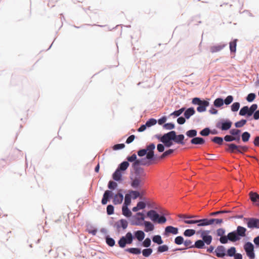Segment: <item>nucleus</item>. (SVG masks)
Instances as JSON below:
<instances>
[{
	"label": "nucleus",
	"mask_w": 259,
	"mask_h": 259,
	"mask_svg": "<svg viewBox=\"0 0 259 259\" xmlns=\"http://www.w3.org/2000/svg\"><path fill=\"white\" fill-rule=\"evenodd\" d=\"M246 232L247 229L245 227L238 226L237 227L236 230L229 233L227 236L220 238L219 240L222 244H226L228 243V241L235 242L245 237Z\"/></svg>",
	"instance_id": "nucleus-1"
},
{
	"label": "nucleus",
	"mask_w": 259,
	"mask_h": 259,
	"mask_svg": "<svg viewBox=\"0 0 259 259\" xmlns=\"http://www.w3.org/2000/svg\"><path fill=\"white\" fill-rule=\"evenodd\" d=\"M147 216L154 223L162 224L165 223L166 221V219L164 216H160L154 210L148 211L147 213Z\"/></svg>",
	"instance_id": "nucleus-2"
},
{
	"label": "nucleus",
	"mask_w": 259,
	"mask_h": 259,
	"mask_svg": "<svg viewBox=\"0 0 259 259\" xmlns=\"http://www.w3.org/2000/svg\"><path fill=\"white\" fill-rule=\"evenodd\" d=\"M192 103L197 105V111L198 112H203L206 111L207 107L209 105V102L207 100H202L199 98H194L192 99Z\"/></svg>",
	"instance_id": "nucleus-3"
},
{
	"label": "nucleus",
	"mask_w": 259,
	"mask_h": 259,
	"mask_svg": "<svg viewBox=\"0 0 259 259\" xmlns=\"http://www.w3.org/2000/svg\"><path fill=\"white\" fill-rule=\"evenodd\" d=\"M215 219H203L196 220L185 221L187 224H197L198 227L206 226L214 223Z\"/></svg>",
	"instance_id": "nucleus-4"
},
{
	"label": "nucleus",
	"mask_w": 259,
	"mask_h": 259,
	"mask_svg": "<svg viewBox=\"0 0 259 259\" xmlns=\"http://www.w3.org/2000/svg\"><path fill=\"white\" fill-rule=\"evenodd\" d=\"M134 237L131 232H128L125 236L120 238L118 242L119 246L121 248H124L126 244H130L132 243Z\"/></svg>",
	"instance_id": "nucleus-5"
},
{
	"label": "nucleus",
	"mask_w": 259,
	"mask_h": 259,
	"mask_svg": "<svg viewBox=\"0 0 259 259\" xmlns=\"http://www.w3.org/2000/svg\"><path fill=\"white\" fill-rule=\"evenodd\" d=\"M243 221L247 222V226L249 229H259V219L254 218H244Z\"/></svg>",
	"instance_id": "nucleus-6"
},
{
	"label": "nucleus",
	"mask_w": 259,
	"mask_h": 259,
	"mask_svg": "<svg viewBox=\"0 0 259 259\" xmlns=\"http://www.w3.org/2000/svg\"><path fill=\"white\" fill-rule=\"evenodd\" d=\"M244 249L249 259H254L255 256L254 251V246L251 242H247L245 243Z\"/></svg>",
	"instance_id": "nucleus-7"
},
{
	"label": "nucleus",
	"mask_w": 259,
	"mask_h": 259,
	"mask_svg": "<svg viewBox=\"0 0 259 259\" xmlns=\"http://www.w3.org/2000/svg\"><path fill=\"white\" fill-rule=\"evenodd\" d=\"M132 167L134 170L135 177H139L143 179L146 177V174L143 168L135 163L132 164Z\"/></svg>",
	"instance_id": "nucleus-8"
},
{
	"label": "nucleus",
	"mask_w": 259,
	"mask_h": 259,
	"mask_svg": "<svg viewBox=\"0 0 259 259\" xmlns=\"http://www.w3.org/2000/svg\"><path fill=\"white\" fill-rule=\"evenodd\" d=\"M145 220V217H139L135 214L130 217L129 221L132 225L133 226H142L143 221Z\"/></svg>",
	"instance_id": "nucleus-9"
},
{
	"label": "nucleus",
	"mask_w": 259,
	"mask_h": 259,
	"mask_svg": "<svg viewBox=\"0 0 259 259\" xmlns=\"http://www.w3.org/2000/svg\"><path fill=\"white\" fill-rule=\"evenodd\" d=\"M232 122L229 120H222L217 123L216 126L222 131H227L230 128Z\"/></svg>",
	"instance_id": "nucleus-10"
},
{
	"label": "nucleus",
	"mask_w": 259,
	"mask_h": 259,
	"mask_svg": "<svg viewBox=\"0 0 259 259\" xmlns=\"http://www.w3.org/2000/svg\"><path fill=\"white\" fill-rule=\"evenodd\" d=\"M155 145L154 143H151L147 145L146 148L147 150L146 158L148 160H153L154 159V149Z\"/></svg>",
	"instance_id": "nucleus-11"
},
{
	"label": "nucleus",
	"mask_w": 259,
	"mask_h": 259,
	"mask_svg": "<svg viewBox=\"0 0 259 259\" xmlns=\"http://www.w3.org/2000/svg\"><path fill=\"white\" fill-rule=\"evenodd\" d=\"M209 233V231L205 230L201 231L200 233V236L202 239V241H204V244L206 243L207 245H209L211 243L212 239L211 236L207 235Z\"/></svg>",
	"instance_id": "nucleus-12"
},
{
	"label": "nucleus",
	"mask_w": 259,
	"mask_h": 259,
	"mask_svg": "<svg viewBox=\"0 0 259 259\" xmlns=\"http://www.w3.org/2000/svg\"><path fill=\"white\" fill-rule=\"evenodd\" d=\"M179 233V230L177 228L171 226H168L165 227L163 235L165 236H168L170 234L173 235H177Z\"/></svg>",
	"instance_id": "nucleus-13"
},
{
	"label": "nucleus",
	"mask_w": 259,
	"mask_h": 259,
	"mask_svg": "<svg viewBox=\"0 0 259 259\" xmlns=\"http://www.w3.org/2000/svg\"><path fill=\"white\" fill-rule=\"evenodd\" d=\"M225 144L227 146L226 150L228 152L231 153L241 152L240 150H239V145H237L234 143H226Z\"/></svg>",
	"instance_id": "nucleus-14"
},
{
	"label": "nucleus",
	"mask_w": 259,
	"mask_h": 259,
	"mask_svg": "<svg viewBox=\"0 0 259 259\" xmlns=\"http://www.w3.org/2000/svg\"><path fill=\"white\" fill-rule=\"evenodd\" d=\"M131 186L135 189H137L140 187L141 184L142 183L143 179L134 176V177H131Z\"/></svg>",
	"instance_id": "nucleus-15"
},
{
	"label": "nucleus",
	"mask_w": 259,
	"mask_h": 259,
	"mask_svg": "<svg viewBox=\"0 0 259 259\" xmlns=\"http://www.w3.org/2000/svg\"><path fill=\"white\" fill-rule=\"evenodd\" d=\"M122 190L119 189L118 190L117 193L113 197V202L114 204H119L122 203L123 199V195L122 194Z\"/></svg>",
	"instance_id": "nucleus-16"
},
{
	"label": "nucleus",
	"mask_w": 259,
	"mask_h": 259,
	"mask_svg": "<svg viewBox=\"0 0 259 259\" xmlns=\"http://www.w3.org/2000/svg\"><path fill=\"white\" fill-rule=\"evenodd\" d=\"M173 141L177 144L184 145V136L182 134L177 135L176 132L174 131H173Z\"/></svg>",
	"instance_id": "nucleus-17"
},
{
	"label": "nucleus",
	"mask_w": 259,
	"mask_h": 259,
	"mask_svg": "<svg viewBox=\"0 0 259 259\" xmlns=\"http://www.w3.org/2000/svg\"><path fill=\"white\" fill-rule=\"evenodd\" d=\"M214 252L218 257H223L226 255V248L222 245L218 246Z\"/></svg>",
	"instance_id": "nucleus-18"
},
{
	"label": "nucleus",
	"mask_w": 259,
	"mask_h": 259,
	"mask_svg": "<svg viewBox=\"0 0 259 259\" xmlns=\"http://www.w3.org/2000/svg\"><path fill=\"white\" fill-rule=\"evenodd\" d=\"M113 197V193L110 190L105 191L102 199V204L105 205L107 204L108 200Z\"/></svg>",
	"instance_id": "nucleus-19"
},
{
	"label": "nucleus",
	"mask_w": 259,
	"mask_h": 259,
	"mask_svg": "<svg viewBox=\"0 0 259 259\" xmlns=\"http://www.w3.org/2000/svg\"><path fill=\"white\" fill-rule=\"evenodd\" d=\"M173 131H170L166 134H164L161 139V142L164 143L169 141H173Z\"/></svg>",
	"instance_id": "nucleus-20"
},
{
	"label": "nucleus",
	"mask_w": 259,
	"mask_h": 259,
	"mask_svg": "<svg viewBox=\"0 0 259 259\" xmlns=\"http://www.w3.org/2000/svg\"><path fill=\"white\" fill-rule=\"evenodd\" d=\"M227 46L226 44L221 43L220 44L216 45L210 47V51L212 53L218 52L223 49Z\"/></svg>",
	"instance_id": "nucleus-21"
},
{
	"label": "nucleus",
	"mask_w": 259,
	"mask_h": 259,
	"mask_svg": "<svg viewBox=\"0 0 259 259\" xmlns=\"http://www.w3.org/2000/svg\"><path fill=\"white\" fill-rule=\"evenodd\" d=\"M151 160L147 159L146 157L145 158L138 159V160L136 161L134 163L139 166H140V165L148 166L152 164V162L150 161Z\"/></svg>",
	"instance_id": "nucleus-22"
},
{
	"label": "nucleus",
	"mask_w": 259,
	"mask_h": 259,
	"mask_svg": "<svg viewBox=\"0 0 259 259\" xmlns=\"http://www.w3.org/2000/svg\"><path fill=\"white\" fill-rule=\"evenodd\" d=\"M115 225L117 229L122 228L125 230L127 227L128 222L126 220L121 219L115 223Z\"/></svg>",
	"instance_id": "nucleus-23"
},
{
	"label": "nucleus",
	"mask_w": 259,
	"mask_h": 259,
	"mask_svg": "<svg viewBox=\"0 0 259 259\" xmlns=\"http://www.w3.org/2000/svg\"><path fill=\"white\" fill-rule=\"evenodd\" d=\"M143 225L145 226L144 231L146 232H149L152 231L154 229V225L149 221H144L143 223Z\"/></svg>",
	"instance_id": "nucleus-24"
},
{
	"label": "nucleus",
	"mask_w": 259,
	"mask_h": 259,
	"mask_svg": "<svg viewBox=\"0 0 259 259\" xmlns=\"http://www.w3.org/2000/svg\"><path fill=\"white\" fill-rule=\"evenodd\" d=\"M191 143L195 145H203L205 143V140L201 137H195L191 139Z\"/></svg>",
	"instance_id": "nucleus-25"
},
{
	"label": "nucleus",
	"mask_w": 259,
	"mask_h": 259,
	"mask_svg": "<svg viewBox=\"0 0 259 259\" xmlns=\"http://www.w3.org/2000/svg\"><path fill=\"white\" fill-rule=\"evenodd\" d=\"M230 134L234 136L236 139L238 138V143L240 141L241 131L238 129L233 128L230 130Z\"/></svg>",
	"instance_id": "nucleus-26"
},
{
	"label": "nucleus",
	"mask_w": 259,
	"mask_h": 259,
	"mask_svg": "<svg viewBox=\"0 0 259 259\" xmlns=\"http://www.w3.org/2000/svg\"><path fill=\"white\" fill-rule=\"evenodd\" d=\"M195 111L193 107L188 108L184 112V116L186 119H189L192 115H194Z\"/></svg>",
	"instance_id": "nucleus-27"
},
{
	"label": "nucleus",
	"mask_w": 259,
	"mask_h": 259,
	"mask_svg": "<svg viewBox=\"0 0 259 259\" xmlns=\"http://www.w3.org/2000/svg\"><path fill=\"white\" fill-rule=\"evenodd\" d=\"M135 236L139 241H142L145 238V234L143 231L139 230L135 232Z\"/></svg>",
	"instance_id": "nucleus-28"
},
{
	"label": "nucleus",
	"mask_w": 259,
	"mask_h": 259,
	"mask_svg": "<svg viewBox=\"0 0 259 259\" xmlns=\"http://www.w3.org/2000/svg\"><path fill=\"white\" fill-rule=\"evenodd\" d=\"M122 174L121 171L116 169L115 172L113 174L112 178L116 181H119L121 180Z\"/></svg>",
	"instance_id": "nucleus-29"
},
{
	"label": "nucleus",
	"mask_w": 259,
	"mask_h": 259,
	"mask_svg": "<svg viewBox=\"0 0 259 259\" xmlns=\"http://www.w3.org/2000/svg\"><path fill=\"white\" fill-rule=\"evenodd\" d=\"M122 214L123 215L126 217V218H130L132 213L131 211L128 209V206H122Z\"/></svg>",
	"instance_id": "nucleus-30"
},
{
	"label": "nucleus",
	"mask_w": 259,
	"mask_h": 259,
	"mask_svg": "<svg viewBox=\"0 0 259 259\" xmlns=\"http://www.w3.org/2000/svg\"><path fill=\"white\" fill-rule=\"evenodd\" d=\"M224 104V100L222 98H217L213 102V105L216 108H220Z\"/></svg>",
	"instance_id": "nucleus-31"
},
{
	"label": "nucleus",
	"mask_w": 259,
	"mask_h": 259,
	"mask_svg": "<svg viewBox=\"0 0 259 259\" xmlns=\"http://www.w3.org/2000/svg\"><path fill=\"white\" fill-rule=\"evenodd\" d=\"M125 251L133 254H139L141 253V250L139 248H128L125 249Z\"/></svg>",
	"instance_id": "nucleus-32"
},
{
	"label": "nucleus",
	"mask_w": 259,
	"mask_h": 259,
	"mask_svg": "<svg viewBox=\"0 0 259 259\" xmlns=\"http://www.w3.org/2000/svg\"><path fill=\"white\" fill-rule=\"evenodd\" d=\"M128 166L129 163L128 161H123L119 165L117 169L120 171H124L127 168Z\"/></svg>",
	"instance_id": "nucleus-33"
},
{
	"label": "nucleus",
	"mask_w": 259,
	"mask_h": 259,
	"mask_svg": "<svg viewBox=\"0 0 259 259\" xmlns=\"http://www.w3.org/2000/svg\"><path fill=\"white\" fill-rule=\"evenodd\" d=\"M194 247L199 249L205 248V246L204 241H203L202 240H197L194 244Z\"/></svg>",
	"instance_id": "nucleus-34"
},
{
	"label": "nucleus",
	"mask_w": 259,
	"mask_h": 259,
	"mask_svg": "<svg viewBox=\"0 0 259 259\" xmlns=\"http://www.w3.org/2000/svg\"><path fill=\"white\" fill-rule=\"evenodd\" d=\"M250 199L253 202H256L257 201V200L259 199V195L256 193L250 192L249 193Z\"/></svg>",
	"instance_id": "nucleus-35"
},
{
	"label": "nucleus",
	"mask_w": 259,
	"mask_h": 259,
	"mask_svg": "<svg viewBox=\"0 0 259 259\" xmlns=\"http://www.w3.org/2000/svg\"><path fill=\"white\" fill-rule=\"evenodd\" d=\"M250 137V134L247 132H245L241 135L242 140L244 143L248 142Z\"/></svg>",
	"instance_id": "nucleus-36"
},
{
	"label": "nucleus",
	"mask_w": 259,
	"mask_h": 259,
	"mask_svg": "<svg viewBox=\"0 0 259 259\" xmlns=\"http://www.w3.org/2000/svg\"><path fill=\"white\" fill-rule=\"evenodd\" d=\"M237 39H235L229 43L230 50L231 52H235L236 51V43Z\"/></svg>",
	"instance_id": "nucleus-37"
},
{
	"label": "nucleus",
	"mask_w": 259,
	"mask_h": 259,
	"mask_svg": "<svg viewBox=\"0 0 259 259\" xmlns=\"http://www.w3.org/2000/svg\"><path fill=\"white\" fill-rule=\"evenodd\" d=\"M197 132L196 130H190L188 131L186 135L189 138H195L197 135Z\"/></svg>",
	"instance_id": "nucleus-38"
},
{
	"label": "nucleus",
	"mask_w": 259,
	"mask_h": 259,
	"mask_svg": "<svg viewBox=\"0 0 259 259\" xmlns=\"http://www.w3.org/2000/svg\"><path fill=\"white\" fill-rule=\"evenodd\" d=\"M185 110V108L183 107L180 109L178 110H176L170 114V116H174V117H178L180 116L184 111Z\"/></svg>",
	"instance_id": "nucleus-39"
},
{
	"label": "nucleus",
	"mask_w": 259,
	"mask_h": 259,
	"mask_svg": "<svg viewBox=\"0 0 259 259\" xmlns=\"http://www.w3.org/2000/svg\"><path fill=\"white\" fill-rule=\"evenodd\" d=\"M224 139L226 142H232L233 141H237V142H238V138H237V139H236L234 136H233L231 135H226L224 137Z\"/></svg>",
	"instance_id": "nucleus-40"
},
{
	"label": "nucleus",
	"mask_w": 259,
	"mask_h": 259,
	"mask_svg": "<svg viewBox=\"0 0 259 259\" xmlns=\"http://www.w3.org/2000/svg\"><path fill=\"white\" fill-rule=\"evenodd\" d=\"M196 233L195 230L187 229L184 232V235L186 237H191L194 235Z\"/></svg>",
	"instance_id": "nucleus-41"
},
{
	"label": "nucleus",
	"mask_w": 259,
	"mask_h": 259,
	"mask_svg": "<svg viewBox=\"0 0 259 259\" xmlns=\"http://www.w3.org/2000/svg\"><path fill=\"white\" fill-rule=\"evenodd\" d=\"M223 140L224 139L222 137H214L211 139V141L213 142L221 145L223 144Z\"/></svg>",
	"instance_id": "nucleus-42"
},
{
	"label": "nucleus",
	"mask_w": 259,
	"mask_h": 259,
	"mask_svg": "<svg viewBox=\"0 0 259 259\" xmlns=\"http://www.w3.org/2000/svg\"><path fill=\"white\" fill-rule=\"evenodd\" d=\"M131 203V195L130 194H126L124 198V202L123 205L128 206Z\"/></svg>",
	"instance_id": "nucleus-43"
},
{
	"label": "nucleus",
	"mask_w": 259,
	"mask_h": 259,
	"mask_svg": "<svg viewBox=\"0 0 259 259\" xmlns=\"http://www.w3.org/2000/svg\"><path fill=\"white\" fill-rule=\"evenodd\" d=\"M152 240L154 243L158 244H161L163 243V241L160 235H155L152 238Z\"/></svg>",
	"instance_id": "nucleus-44"
},
{
	"label": "nucleus",
	"mask_w": 259,
	"mask_h": 259,
	"mask_svg": "<svg viewBox=\"0 0 259 259\" xmlns=\"http://www.w3.org/2000/svg\"><path fill=\"white\" fill-rule=\"evenodd\" d=\"M153 252V250L151 248L144 249L142 251L143 255L145 257L149 256Z\"/></svg>",
	"instance_id": "nucleus-45"
},
{
	"label": "nucleus",
	"mask_w": 259,
	"mask_h": 259,
	"mask_svg": "<svg viewBox=\"0 0 259 259\" xmlns=\"http://www.w3.org/2000/svg\"><path fill=\"white\" fill-rule=\"evenodd\" d=\"M236 254V248L235 247H231L227 250V255L229 256H234Z\"/></svg>",
	"instance_id": "nucleus-46"
},
{
	"label": "nucleus",
	"mask_w": 259,
	"mask_h": 259,
	"mask_svg": "<svg viewBox=\"0 0 259 259\" xmlns=\"http://www.w3.org/2000/svg\"><path fill=\"white\" fill-rule=\"evenodd\" d=\"M247 121L245 119H241V120L236 122L235 123V126L237 128H240L243 126L246 123Z\"/></svg>",
	"instance_id": "nucleus-47"
},
{
	"label": "nucleus",
	"mask_w": 259,
	"mask_h": 259,
	"mask_svg": "<svg viewBox=\"0 0 259 259\" xmlns=\"http://www.w3.org/2000/svg\"><path fill=\"white\" fill-rule=\"evenodd\" d=\"M248 111V107L247 106L243 107L239 111V115L241 116H245Z\"/></svg>",
	"instance_id": "nucleus-48"
},
{
	"label": "nucleus",
	"mask_w": 259,
	"mask_h": 259,
	"mask_svg": "<svg viewBox=\"0 0 259 259\" xmlns=\"http://www.w3.org/2000/svg\"><path fill=\"white\" fill-rule=\"evenodd\" d=\"M174 151V150L173 149H169L165 152H164L159 157V159H163L168 155H170V154L172 153Z\"/></svg>",
	"instance_id": "nucleus-49"
},
{
	"label": "nucleus",
	"mask_w": 259,
	"mask_h": 259,
	"mask_svg": "<svg viewBox=\"0 0 259 259\" xmlns=\"http://www.w3.org/2000/svg\"><path fill=\"white\" fill-rule=\"evenodd\" d=\"M117 183L112 181H110L108 184V188L111 190H114L117 188Z\"/></svg>",
	"instance_id": "nucleus-50"
},
{
	"label": "nucleus",
	"mask_w": 259,
	"mask_h": 259,
	"mask_svg": "<svg viewBox=\"0 0 259 259\" xmlns=\"http://www.w3.org/2000/svg\"><path fill=\"white\" fill-rule=\"evenodd\" d=\"M156 123L157 120L156 119L154 118H151L147 121L145 124L147 127H151V126L155 125Z\"/></svg>",
	"instance_id": "nucleus-51"
},
{
	"label": "nucleus",
	"mask_w": 259,
	"mask_h": 259,
	"mask_svg": "<svg viewBox=\"0 0 259 259\" xmlns=\"http://www.w3.org/2000/svg\"><path fill=\"white\" fill-rule=\"evenodd\" d=\"M106 242L107 244L110 246L112 247L115 245L114 240L113 238L109 237V236L106 237Z\"/></svg>",
	"instance_id": "nucleus-52"
},
{
	"label": "nucleus",
	"mask_w": 259,
	"mask_h": 259,
	"mask_svg": "<svg viewBox=\"0 0 259 259\" xmlns=\"http://www.w3.org/2000/svg\"><path fill=\"white\" fill-rule=\"evenodd\" d=\"M184 238L181 236H177L175 239V243L177 245H181L184 243Z\"/></svg>",
	"instance_id": "nucleus-53"
},
{
	"label": "nucleus",
	"mask_w": 259,
	"mask_h": 259,
	"mask_svg": "<svg viewBox=\"0 0 259 259\" xmlns=\"http://www.w3.org/2000/svg\"><path fill=\"white\" fill-rule=\"evenodd\" d=\"M175 127V124L172 123H167L163 125V127L166 130H172Z\"/></svg>",
	"instance_id": "nucleus-54"
},
{
	"label": "nucleus",
	"mask_w": 259,
	"mask_h": 259,
	"mask_svg": "<svg viewBox=\"0 0 259 259\" xmlns=\"http://www.w3.org/2000/svg\"><path fill=\"white\" fill-rule=\"evenodd\" d=\"M240 107V103L239 102H235L231 106V110L233 112L237 111Z\"/></svg>",
	"instance_id": "nucleus-55"
},
{
	"label": "nucleus",
	"mask_w": 259,
	"mask_h": 259,
	"mask_svg": "<svg viewBox=\"0 0 259 259\" xmlns=\"http://www.w3.org/2000/svg\"><path fill=\"white\" fill-rule=\"evenodd\" d=\"M184 244L186 247V248H193L194 244H192V241H191L189 239H187L185 241H184Z\"/></svg>",
	"instance_id": "nucleus-56"
},
{
	"label": "nucleus",
	"mask_w": 259,
	"mask_h": 259,
	"mask_svg": "<svg viewBox=\"0 0 259 259\" xmlns=\"http://www.w3.org/2000/svg\"><path fill=\"white\" fill-rule=\"evenodd\" d=\"M255 97H256V95L255 94L250 93L247 95L246 99L248 102H251L254 100Z\"/></svg>",
	"instance_id": "nucleus-57"
},
{
	"label": "nucleus",
	"mask_w": 259,
	"mask_h": 259,
	"mask_svg": "<svg viewBox=\"0 0 259 259\" xmlns=\"http://www.w3.org/2000/svg\"><path fill=\"white\" fill-rule=\"evenodd\" d=\"M233 100V97L232 96L229 95L224 100V104L228 105L231 104Z\"/></svg>",
	"instance_id": "nucleus-58"
},
{
	"label": "nucleus",
	"mask_w": 259,
	"mask_h": 259,
	"mask_svg": "<svg viewBox=\"0 0 259 259\" xmlns=\"http://www.w3.org/2000/svg\"><path fill=\"white\" fill-rule=\"evenodd\" d=\"M210 132V131L209 128L208 127H206L202 130V131H201V132H200V134L202 136H207L209 134Z\"/></svg>",
	"instance_id": "nucleus-59"
},
{
	"label": "nucleus",
	"mask_w": 259,
	"mask_h": 259,
	"mask_svg": "<svg viewBox=\"0 0 259 259\" xmlns=\"http://www.w3.org/2000/svg\"><path fill=\"white\" fill-rule=\"evenodd\" d=\"M225 232L226 231L224 229L220 228L217 230V234L218 236H220L221 237L220 238H222L225 236V235H224Z\"/></svg>",
	"instance_id": "nucleus-60"
},
{
	"label": "nucleus",
	"mask_w": 259,
	"mask_h": 259,
	"mask_svg": "<svg viewBox=\"0 0 259 259\" xmlns=\"http://www.w3.org/2000/svg\"><path fill=\"white\" fill-rule=\"evenodd\" d=\"M168 249V247L166 245H163L161 246H159L158 247V252H163L167 251Z\"/></svg>",
	"instance_id": "nucleus-61"
},
{
	"label": "nucleus",
	"mask_w": 259,
	"mask_h": 259,
	"mask_svg": "<svg viewBox=\"0 0 259 259\" xmlns=\"http://www.w3.org/2000/svg\"><path fill=\"white\" fill-rule=\"evenodd\" d=\"M151 239L149 238H146L144 241L143 242L142 244L145 247H148L151 245Z\"/></svg>",
	"instance_id": "nucleus-62"
},
{
	"label": "nucleus",
	"mask_w": 259,
	"mask_h": 259,
	"mask_svg": "<svg viewBox=\"0 0 259 259\" xmlns=\"http://www.w3.org/2000/svg\"><path fill=\"white\" fill-rule=\"evenodd\" d=\"M131 195V196H132L133 198L134 199H136V198H137L139 195H140V193L138 191H133V190H131L130 191V193Z\"/></svg>",
	"instance_id": "nucleus-63"
},
{
	"label": "nucleus",
	"mask_w": 259,
	"mask_h": 259,
	"mask_svg": "<svg viewBox=\"0 0 259 259\" xmlns=\"http://www.w3.org/2000/svg\"><path fill=\"white\" fill-rule=\"evenodd\" d=\"M114 212V207L112 205H108L107 207V213L108 215L112 214Z\"/></svg>",
	"instance_id": "nucleus-64"
}]
</instances>
